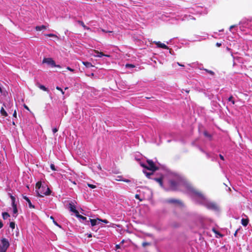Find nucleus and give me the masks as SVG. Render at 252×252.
<instances>
[{
    "label": "nucleus",
    "mask_w": 252,
    "mask_h": 252,
    "mask_svg": "<svg viewBox=\"0 0 252 252\" xmlns=\"http://www.w3.org/2000/svg\"><path fill=\"white\" fill-rule=\"evenodd\" d=\"M36 190L38 196L43 197L44 195H48L51 193L49 188L45 185H42L41 183L37 182L36 184Z\"/></svg>",
    "instance_id": "1"
},
{
    "label": "nucleus",
    "mask_w": 252,
    "mask_h": 252,
    "mask_svg": "<svg viewBox=\"0 0 252 252\" xmlns=\"http://www.w3.org/2000/svg\"><path fill=\"white\" fill-rule=\"evenodd\" d=\"M169 189L172 191H177L180 185V182L175 180L171 179L169 180Z\"/></svg>",
    "instance_id": "2"
},
{
    "label": "nucleus",
    "mask_w": 252,
    "mask_h": 252,
    "mask_svg": "<svg viewBox=\"0 0 252 252\" xmlns=\"http://www.w3.org/2000/svg\"><path fill=\"white\" fill-rule=\"evenodd\" d=\"M69 211L72 213L71 215H74L77 218H79V212L76 209V205L73 202H71L69 204Z\"/></svg>",
    "instance_id": "3"
},
{
    "label": "nucleus",
    "mask_w": 252,
    "mask_h": 252,
    "mask_svg": "<svg viewBox=\"0 0 252 252\" xmlns=\"http://www.w3.org/2000/svg\"><path fill=\"white\" fill-rule=\"evenodd\" d=\"M147 162L148 164V166H147V169L154 172L158 169V167L156 166L153 160L150 159H147Z\"/></svg>",
    "instance_id": "4"
},
{
    "label": "nucleus",
    "mask_w": 252,
    "mask_h": 252,
    "mask_svg": "<svg viewBox=\"0 0 252 252\" xmlns=\"http://www.w3.org/2000/svg\"><path fill=\"white\" fill-rule=\"evenodd\" d=\"M9 246L8 241L5 238H2L1 240V244L0 245V248L6 250Z\"/></svg>",
    "instance_id": "5"
},
{
    "label": "nucleus",
    "mask_w": 252,
    "mask_h": 252,
    "mask_svg": "<svg viewBox=\"0 0 252 252\" xmlns=\"http://www.w3.org/2000/svg\"><path fill=\"white\" fill-rule=\"evenodd\" d=\"M42 63H46L47 64H48L49 65H50L52 67H54V66H56L55 61L52 58H44V59L43 60Z\"/></svg>",
    "instance_id": "6"
},
{
    "label": "nucleus",
    "mask_w": 252,
    "mask_h": 252,
    "mask_svg": "<svg viewBox=\"0 0 252 252\" xmlns=\"http://www.w3.org/2000/svg\"><path fill=\"white\" fill-rule=\"evenodd\" d=\"M165 202L168 204H178L181 206L183 205V203L181 200L174 198L168 199L165 200Z\"/></svg>",
    "instance_id": "7"
},
{
    "label": "nucleus",
    "mask_w": 252,
    "mask_h": 252,
    "mask_svg": "<svg viewBox=\"0 0 252 252\" xmlns=\"http://www.w3.org/2000/svg\"><path fill=\"white\" fill-rule=\"evenodd\" d=\"M206 207H207V208L210 210H217L218 209V207L217 205L215 203H208L206 204Z\"/></svg>",
    "instance_id": "8"
},
{
    "label": "nucleus",
    "mask_w": 252,
    "mask_h": 252,
    "mask_svg": "<svg viewBox=\"0 0 252 252\" xmlns=\"http://www.w3.org/2000/svg\"><path fill=\"white\" fill-rule=\"evenodd\" d=\"M90 220H88L86 216L80 214V222L84 223L85 225L89 226Z\"/></svg>",
    "instance_id": "9"
},
{
    "label": "nucleus",
    "mask_w": 252,
    "mask_h": 252,
    "mask_svg": "<svg viewBox=\"0 0 252 252\" xmlns=\"http://www.w3.org/2000/svg\"><path fill=\"white\" fill-rule=\"evenodd\" d=\"M90 221L92 226H94L100 223L101 219L97 218L96 219H91L89 218Z\"/></svg>",
    "instance_id": "10"
},
{
    "label": "nucleus",
    "mask_w": 252,
    "mask_h": 252,
    "mask_svg": "<svg viewBox=\"0 0 252 252\" xmlns=\"http://www.w3.org/2000/svg\"><path fill=\"white\" fill-rule=\"evenodd\" d=\"M154 43L158 47L165 49H168V47L164 43H162L160 41H154Z\"/></svg>",
    "instance_id": "11"
},
{
    "label": "nucleus",
    "mask_w": 252,
    "mask_h": 252,
    "mask_svg": "<svg viewBox=\"0 0 252 252\" xmlns=\"http://www.w3.org/2000/svg\"><path fill=\"white\" fill-rule=\"evenodd\" d=\"M163 175H162L159 178H153V179L156 182H158L160 186L162 188L163 187Z\"/></svg>",
    "instance_id": "12"
},
{
    "label": "nucleus",
    "mask_w": 252,
    "mask_h": 252,
    "mask_svg": "<svg viewBox=\"0 0 252 252\" xmlns=\"http://www.w3.org/2000/svg\"><path fill=\"white\" fill-rule=\"evenodd\" d=\"M94 52L96 54L94 56L97 57H102V56H105V57H110L109 55H105L101 52H99L97 50H94Z\"/></svg>",
    "instance_id": "13"
},
{
    "label": "nucleus",
    "mask_w": 252,
    "mask_h": 252,
    "mask_svg": "<svg viewBox=\"0 0 252 252\" xmlns=\"http://www.w3.org/2000/svg\"><path fill=\"white\" fill-rule=\"evenodd\" d=\"M47 26L45 25L37 26L35 27V30L37 31H40L47 29Z\"/></svg>",
    "instance_id": "14"
},
{
    "label": "nucleus",
    "mask_w": 252,
    "mask_h": 252,
    "mask_svg": "<svg viewBox=\"0 0 252 252\" xmlns=\"http://www.w3.org/2000/svg\"><path fill=\"white\" fill-rule=\"evenodd\" d=\"M249 221L248 219H242L241 220L242 224L244 226H246L249 223Z\"/></svg>",
    "instance_id": "15"
},
{
    "label": "nucleus",
    "mask_w": 252,
    "mask_h": 252,
    "mask_svg": "<svg viewBox=\"0 0 252 252\" xmlns=\"http://www.w3.org/2000/svg\"><path fill=\"white\" fill-rule=\"evenodd\" d=\"M80 214L82 215L83 216L90 217L89 212H86L82 208H80Z\"/></svg>",
    "instance_id": "16"
},
{
    "label": "nucleus",
    "mask_w": 252,
    "mask_h": 252,
    "mask_svg": "<svg viewBox=\"0 0 252 252\" xmlns=\"http://www.w3.org/2000/svg\"><path fill=\"white\" fill-rule=\"evenodd\" d=\"M0 114L4 117H7L8 115L7 112L5 111L3 107H1L0 109Z\"/></svg>",
    "instance_id": "17"
},
{
    "label": "nucleus",
    "mask_w": 252,
    "mask_h": 252,
    "mask_svg": "<svg viewBox=\"0 0 252 252\" xmlns=\"http://www.w3.org/2000/svg\"><path fill=\"white\" fill-rule=\"evenodd\" d=\"M82 63H83V64H84L88 68H90V67L93 66V65L91 64V63H90L89 62H83Z\"/></svg>",
    "instance_id": "18"
},
{
    "label": "nucleus",
    "mask_w": 252,
    "mask_h": 252,
    "mask_svg": "<svg viewBox=\"0 0 252 252\" xmlns=\"http://www.w3.org/2000/svg\"><path fill=\"white\" fill-rule=\"evenodd\" d=\"M203 134L205 137H208L210 140L212 139V135L210 134H209L207 131H204Z\"/></svg>",
    "instance_id": "19"
},
{
    "label": "nucleus",
    "mask_w": 252,
    "mask_h": 252,
    "mask_svg": "<svg viewBox=\"0 0 252 252\" xmlns=\"http://www.w3.org/2000/svg\"><path fill=\"white\" fill-rule=\"evenodd\" d=\"M9 217H10V216L8 214V213H7L6 212H4V213H2V217H3V219H4V220L7 219Z\"/></svg>",
    "instance_id": "20"
},
{
    "label": "nucleus",
    "mask_w": 252,
    "mask_h": 252,
    "mask_svg": "<svg viewBox=\"0 0 252 252\" xmlns=\"http://www.w3.org/2000/svg\"><path fill=\"white\" fill-rule=\"evenodd\" d=\"M39 88L41 90H43V91H46V92H48V91H49L48 89L47 88H46V87H45L44 86H43V85H40L39 86Z\"/></svg>",
    "instance_id": "21"
},
{
    "label": "nucleus",
    "mask_w": 252,
    "mask_h": 252,
    "mask_svg": "<svg viewBox=\"0 0 252 252\" xmlns=\"http://www.w3.org/2000/svg\"><path fill=\"white\" fill-rule=\"evenodd\" d=\"M80 25H81L83 28H84V30H90V28L86 27L84 23L82 22V21H80Z\"/></svg>",
    "instance_id": "22"
},
{
    "label": "nucleus",
    "mask_w": 252,
    "mask_h": 252,
    "mask_svg": "<svg viewBox=\"0 0 252 252\" xmlns=\"http://www.w3.org/2000/svg\"><path fill=\"white\" fill-rule=\"evenodd\" d=\"M229 101H231L233 104H235V101L233 99V97L232 95H231L228 99Z\"/></svg>",
    "instance_id": "23"
},
{
    "label": "nucleus",
    "mask_w": 252,
    "mask_h": 252,
    "mask_svg": "<svg viewBox=\"0 0 252 252\" xmlns=\"http://www.w3.org/2000/svg\"><path fill=\"white\" fill-rule=\"evenodd\" d=\"M13 213L16 214L17 213V209L16 205H13Z\"/></svg>",
    "instance_id": "24"
},
{
    "label": "nucleus",
    "mask_w": 252,
    "mask_h": 252,
    "mask_svg": "<svg viewBox=\"0 0 252 252\" xmlns=\"http://www.w3.org/2000/svg\"><path fill=\"white\" fill-rule=\"evenodd\" d=\"M15 224L14 222H10L9 224V226L12 229L15 228Z\"/></svg>",
    "instance_id": "25"
},
{
    "label": "nucleus",
    "mask_w": 252,
    "mask_h": 252,
    "mask_svg": "<svg viewBox=\"0 0 252 252\" xmlns=\"http://www.w3.org/2000/svg\"><path fill=\"white\" fill-rule=\"evenodd\" d=\"M205 70L212 75H214L215 74V73L212 70H210L207 69H205Z\"/></svg>",
    "instance_id": "26"
},
{
    "label": "nucleus",
    "mask_w": 252,
    "mask_h": 252,
    "mask_svg": "<svg viewBox=\"0 0 252 252\" xmlns=\"http://www.w3.org/2000/svg\"><path fill=\"white\" fill-rule=\"evenodd\" d=\"M144 173L146 174V176L147 178H150V176L151 175H153V173H148V172H144Z\"/></svg>",
    "instance_id": "27"
},
{
    "label": "nucleus",
    "mask_w": 252,
    "mask_h": 252,
    "mask_svg": "<svg viewBox=\"0 0 252 252\" xmlns=\"http://www.w3.org/2000/svg\"><path fill=\"white\" fill-rule=\"evenodd\" d=\"M45 35L47 36H48V37H57V36L55 34H52V33L46 34Z\"/></svg>",
    "instance_id": "28"
},
{
    "label": "nucleus",
    "mask_w": 252,
    "mask_h": 252,
    "mask_svg": "<svg viewBox=\"0 0 252 252\" xmlns=\"http://www.w3.org/2000/svg\"><path fill=\"white\" fill-rule=\"evenodd\" d=\"M10 198H11V200H12V205H15V197H14L13 196H12V195H10Z\"/></svg>",
    "instance_id": "29"
},
{
    "label": "nucleus",
    "mask_w": 252,
    "mask_h": 252,
    "mask_svg": "<svg viewBox=\"0 0 252 252\" xmlns=\"http://www.w3.org/2000/svg\"><path fill=\"white\" fill-rule=\"evenodd\" d=\"M134 65L132 64H129V63H127L126 64V68H128V67H131V68H133V67H134Z\"/></svg>",
    "instance_id": "30"
},
{
    "label": "nucleus",
    "mask_w": 252,
    "mask_h": 252,
    "mask_svg": "<svg viewBox=\"0 0 252 252\" xmlns=\"http://www.w3.org/2000/svg\"><path fill=\"white\" fill-rule=\"evenodd\" d=\"M150 245V243L146 242H143L142 244V246L143 247H145L146 246H149Z\"/></svg>",
    "instance_id": "31"
},
{
    "label": "nucleus",
    "mask_w": 252,
    "mask_h": 252,
    "mask_svg": "<svg viewBox=\"0 0 252 252\" xmlns=\"http://www.w3.org/2000/svg\"><path fill=\"white\" fill-rule=\"evenodd\" d=\"M88 186L91 189H94L96 188V186L90 184H88Z\"/></svg>",
    "instance_id": "32"
},
{
    "label": "nucleus",
    "mask_w": 252,
    "mask_h": 252,
    "mask_svg": "<svg viewBox=\"0 0 252 252\" xmlns=\"http://www.w3.org/2000/svg\"><path fill=\"white\" fill-rule=\"evenodd\" d=\"M213 231L216 233V234H219L220 237H222V235L221 234L220 232H219L218 231H217L216 230H215L214 228L213 229Z\"/></svg>",
    "instance_id": "33"
},
{
    "label": "nucleus",
    "mask_w": 252,
    "mask_h": 252,
    "mask_svg": "<svg viewBox=\"0 0 252 252\" xmlns=\"http://www.w3.org/2000/svg\"><path fill=\"white\" fill-rule=\"evenodd\" d=\"M194 193H195L196 195H197L198 196H199V197H201V196H202V193H200V192H198V191H194Z\"/></svg>",
    "instance_id": "34"
},
{
    "label": "nucleus",
    "mask_w": 252,
    "mask_h": 252,
    "mask_svg": "<svg viewBox=\"0 0 252 252\" xmlns=\"http://www.w3.org/2000/svg\"><path fill=\"white\" fill-rule=\"evenodd\" d=\"M135 197L136 199H139L140 201H142V199L140 198L139 195L138 194H135Z\"/></svg>",
    "instance_id": "35"
},
{
    "label": "nucleus",
    "mask_w": 252,
    "mask_h": 252,
    "mask_svg": "<svg viewBox=\"0 0 252 252\" xmlns=\"http://www.w3.org/2000/svg\"><path fill=\"white\" fill-rule=\"evenodd\" d=\"M121 180L123 181V182H126V183H129V182H130V181L129 180H128V179H123V180Z\"/></svg>",
    "instance_id": "36"
},
{
    "label": "nucleus",
    "mask_w": 252,
    "mask_h": 252,
    "mask_svg": "<svg viewBox=\"0 0 252 252\" xmlns=\"http://www.w3.org/2000/svg\"><path fill=\"white\" fill-rule=\"evenodd\" d=\"M50 167L53 170H56L54 164H51L50 165Z\"/></svg>",
    "instance_id": "37"
},
{
    "label": "nucleus",
    "mask_w": 252,
    "mask_h": 252,
    "mask_svg": "<svg viewBox=\"0 0 252 252\" xmlns=\"http://www.w3.org/2000/svg\"><path fill=\"white\" fill-rule=\"evenodd\" d=\"M140 165H141L142 167H143V168H144L147 169V165H145L144 163H140Z\"/></svg>",
    "instance_id": "38"
},
{
    "label": "nucleus",
    "mask_w": 252,
    "mask_h": 252,
    "mask_svg": "<svg viewBox=\"0 0 252 252\" xmlns=\"http://www.w3.org/2000/svg\"><path fill=\"white\" fill-rule=\"evenodd\" d=\"M104 222L105 223H108V221L107 220H101V219L100 222Z\"/></svg>",
    "instance_id": "39"
},
{
    "label": "nucleus",
    "mask_w": 252,
    "mask_h": 252,
    "mask_svg": "<svg viewBox=\"0 0 252 252\" xmlns=\"http://www.w3.org/2000/svg\"><path fill=\"white\" fill-rule=\"evenodd\" d=\"M58 129L57 128H53L52 129V131H53V132L54 133H55L56 132H57L58 131Z\"/></svg>",
    "instance_id": "40"
},
{
    "label": "nucleus",
    "mask_w": 252,
    "mask_h": 252,
    "mask_svg": "<svg viewBox=\"0 0 252 252\" xmlns=\"http://www.w3.org/2000/svg\"><path fill=\"white\" fill-rule=\"evenodd\" d=\"M29 207L30 208H34V206L32 204L31 201L30 200V202H28Z\"/></svg>",
    "instance_id": "41"
},
{
    "label": "nucleus",
    "mask_w": 252,
    "mask_h": 252,
    "mask_svg": "<svg viewBox=\"0 0 252 252\" xmlns=\"http://www.w3.org/2000/svg\"><path fill=\"white\" fill-rule=\"evenodd\" d=\"M24 198L28 202H30V199H29L28 197H27V196H24Z\"/></svg>",
    "instance_id": "42"
},
{
    "label": "nucleus",
    "mask_w": 252,
    "mask_h": 252,
    "mask_svg": "<svg viewBox=\"0 0 252 252\" xmlns=\"http://www.w3.org/2000/svg\"><path fill=\"white\" fill-rule=\"evenodd\" d=\"M6 250L0 248V252H6Z\"/></svg>",
    "instance_id": "43"
},
{
    "label": "nucleus",
    "mask_w": 252,
    "mask_h": 252,
    "mask_svg": "<svg viewBox=\"0 0 252 252\" xmlns=\"http://www.w3.org/2000/svg\"><path fill=\"white\" fill-rule=\"evenodd\" d=\"M219 156H220V158L221 160H223L224 159V157H223V156H222L221 155H220H220H219Z\"/></svg>",
    "instance_id": "44"
},
{
    "label": "nucleus",
    "mask_w": 252,
    "mask_h": 252,
    "mask_svg": "<svg viewBox=\"0 0 252 252\" xmlns=\"http://www.w3.org/2000/svg\"><path fill=\"white\" fill-rule=\"evenodd\" d=\"M238 230H239V229H237V230H236V231L235 232V233H234V236H235V237H236V236H237V233H238Z\"/></svg>",
    "instance_id": "45"
},
{
    "label": "nucleus",
    "mask_w": 252,
    "mask_h": 252,
    "mask_svg": "<svg viewBox=\"0 0 252 252\" xmlns=\"http://www.w3.org/2000/svg\"><path fill=\"white\" fill-rule=\"evenodd\" d=\"M116 250L120 249V245H116Z\"/></svg>",
    "instance_id": "46"
},
{
    "label": "nucleus",
    "mask_w": 252,
    "mask_h": 252,
    "mask_svg": "<svg viewBox=\"0 0 252 252\" xmlns=\"http://www.w3.org/2000/svg\"><path fill=\"white\" fill-rule=\"evenodd\" d=\"M66 69L68 70H70V71H73V69H72V68H71L70 67H66Z\"/></svg>",
    "instance_id": "47"
},
{
    "label": "nucleus",
    "mask_w": 252,
    "mask_h": 252,
    "mask_svg": "<svg viewBox=\"0 0 252 252\" xmlns=\"http://www.w3.org/2000/svg\"><path fill=\"white\" fill-rule=\"evenodd\" d=\"M53 222H54V223L55 225H57V226H58L61 227V226L58 224V223L56 221H55V220H53Z\"/></svg>",
    "instance_id": "48"
},
{
    "label": "nucleus",
    "mask_w": 252,
    "mask_h": 252,
    "mask_svg": "<svg viewBox=\"0 0 252 252\" xmlns=\"http://www.w3.org/2000/svg\"><path fill=\"white\" fill-rule=\"evenodd\" d=\"M216 45H217V46H218V47H220V46L221 45V43H219V42H217V43H216Z\"/></svg>",
    "instance_id": "49"
},
{
    "label": "nucleus",
    "mask_w": 252,
    "mask_h": 252,
    "mask_svg": "<svg viewBox=\"0 0 252 252\" xmlns=\"http://www.w3.org/2000/svg\"><path fill=\"white\" fill-rule=\"evenodd\" d=\"M56 89L60 91H62V89L58 86L56 87Z\"/></svg>",
    "instance_id": "50"
},
{
    "label": "nucleus",
    "mask_w": 252,
    "mask_h": 252,
    "mask_svg": "<svg viewBox=\"0 0 252 252\" xmlns=\"http://www.w3.org/2000/svg\"><path fill=\"white\" fill-rule=\"evenodd\" d=\"M16 115H17L16 111H14V113H13V117H16Z\"/></svg>",
    "instance_id": "51"
},
{
    "label": "nucleus",
    "mask_w": 252,
    "mask_h": 252,
    "mask_svg": "<svg viewBox=\"0 0 252 252\" xmlns=\"http://www.w3.org/2000/svg\"><path fill=\"white\" fill-rule=\"evenodd\" d=\"M3 226V223L2 221H0V228H1Z\"/></svg>",
    "instance_id": "52"
},
{
    "label": "nucleus",
    "mask_w": 252,
    "mask_h": 252,
    "mask_svg": "<svg viewBox=\"0 0 252 252\" xmlns=\"http://www.w3.org/2000/svg\"><path fill=\"white\" fill-rule=\"evenodd\" d=\"M235 27L234 25L231 26L229 28L230 31H231V30Z\"/></svg>",
    "instance_id": "53"
},
{
    "label": "nucleus",
    "mask_w": 252,
    "mask_h": 252,
    "mask_svg": "<svg viewBox=\"0 0 252 252\" xmlns=\"http://www.w3.org/2000/svg\"><path fill=\"white\" fill-rule=\"evenodd\" d=\"M24 107L28 110H30L29 107L27 105H24Z\"/></svg>",
    "instance_id": "54"
},
{
    "label": "nucleus",
    "mask_w": 252,
    "mask_h": 252,
    "mask_svg": "<svg viewBox=\"0 0 252 252\" xmlns=\"http://www.w3.org/2000/svg\"><path fill=\"white\" fill-rule=\"evenodd\" d=\"M177 64H178V65L179 66H184V65L180 63H177Z\"/></svg>",
    "instance_id": "55"
},
{
    "label": "nucleus",
    "mask_w": 252,
    "mask_h": 252,
    "mask_svg": "<svg viewBox=\"0 0 252 252\" xmlns=\"http://www.w3.org/2000/svg\"><path fill=\"white\" fill-rule=\"evenodd\" d=\"M88 237L89 238H91L92 237V235L91 234H88Z\"/></svg>",
    "instance_id": "56"
},
{
    "label": "nucleus",
    "mask_w": 252,
    "mask_h": 252,
    "mask_svg": "<svg viewBox=\"0 0 252 252\" xmlns=\"http://www.w3.org/2000/svg\"><path fill=\"white\" fill-rule=\"evenodd\" d=\"M97 168H98L99 170H101V166H100L99 164L98 165Z\"/></svg>",
    "instance_id": "57"
},
{
    "label": "nucleus",
    "mask_w": 252,
    "mask_h": 252,
    "mask_svg": "<svg viewBox=\"0 0 252 252\" xmlns=\"http://www.w3.org/2000/svg\"><path fill=\"white\" fill-rule=\"evenodd\" d=\"M102 32H105V31H104V30H102ZM110 32V31L106 32Z\"/></svg>",
    "instance_id": "58"
},
{
    "label": "nucleus",
    "mask_w": 252,
    "mask_h": 252,
    "mask_svg": "<svg viewBox=\"0 0 252 252\" xmlns=\"http://www.w3.org/2000/svg\"><path fill=\"white\" fill-rule=\"evenodd\" d=\"M185 91L187 93H189V90H185Z\"/></svg>",
    "instance_id": "59"
},
{
    "label": "nucleus",
    "mask_w": 252,
    "mask_h": 252,
    "mask_svg": "<svg viewBox=\"0 0 252 252\" xmlns=\"http://www.w3.org/2000/svg\"><path fill=\"white\" fill-rule=\"evenodd\" d=\"M50 219H51V220H54V217H52V216H51V217H50Z\"/></svg>",
    "instance_id": "60"
},
{
    "label": "nucleus",
    "mask_w": 252,
    "mask_h": 252,
    "mask_svg": "<svg viewBox=\"0 0 252 252\" xmlns=\"http://www.w3.org/2000/svg\"><path fill=\"white\" fill-rule=\"evenodd\" d=\"M55 67H61L60 65H56V66H55Z\"/></svg>",
    "instance_id": "61"
},
{
    "label": "nucleus",
    "mask_w": 252,
    "mask_h": 252,
    "mask_svg": "<svg viewBox=\"0 0 252 252\" xmlns=\"http://www.w3.org/2000/svg\"><path fill=\"white\" fill-rule=\"evenodd\" d=\"M62 93L63 94H64V92L63 91V90H62V91H61Z\"/></svg>",
    "instance_id": "62"
},
{
    "label": "nucleus",
    "mask_w": 252,
    "mask_h": 252,
    "mask_svg": "<svg viewBox=\"0 0 252 252\" xmlns=\"http://www.w3.org/2000/svg\"><path fill=\"white\" fill-rule=\"evenodd\" d=\"M124 240H123L121 242V243H122V244H123V243H124Z\"/></svg>",
    "instance_id": "63"
},
{
    "label": "nucleus",
    "mask_w": 252,
    "mask_h": 252,
    "mask_svg": "<svg viewBox=\"0 0 252 252\" xmlns=\"http://www.w3.org/2000/svg\"><path fill=\"white\" fill-rule=\"evenodd\" d=\"M3 105L4 107H6V105H5V103H3Z\"/></svg>",
    "instance_id": "64"
}]
</instances>
